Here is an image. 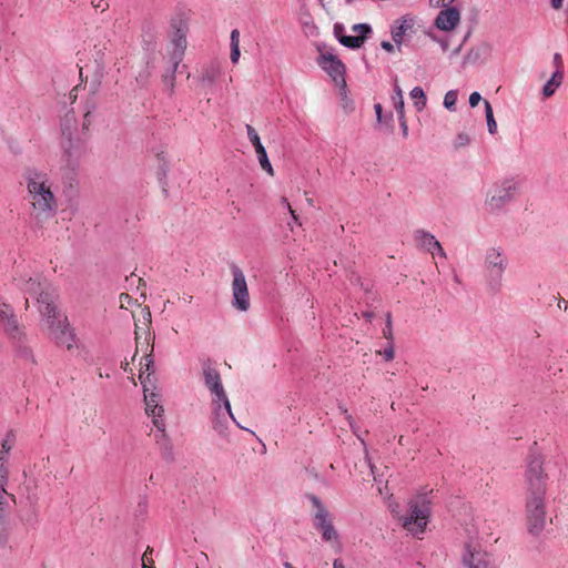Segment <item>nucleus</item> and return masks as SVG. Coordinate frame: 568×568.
<instances>
[{
    "label": "nucleus",
    "instance_id": "obj_1",
    "mask_svg": "<svg viewBox=\"0 0 568 568\" xmlns=\"http://www.w3.org/2000/svg\"><path fill=\"white\" fill-rule=\"evenodd\" d=\"M91 111L88 110L83 116L81 129L73 111L67 112L61 120L62 162L64 165L74 170L78 168L81 159L87 152V132L91 125Z\"/></svg>",
    "mask_w": 568,
    "mask_h": 568
},
{
    "label": "nucleus",
    "instance_id": "obj_2",
    "mask_svg": "<svg viewBox=\"0 0 568 568\" xmlns=\"http://www.w3.org/2000/svg\"><path fill=\"white\" fill-rule=\"evenodd\" d=\"M26 181L32 209L31 217L37 223H43L51 219L58 210L50 178L45 172L28 170L26 172Z\"/></svg>",
    "mask_w": 568,
    "mask_h": 568
},
{
    "label": "nucleus",
    "instance_id": "obj_3",
    "mask_svg": "<svg viewBox=\"0 0 568 568\" xmlns=\"http://www.w3.org/2000/svg\"><path fill=\"white\" fill-rule=\"evenodd\" d=\"M318 57L316 59L320 68L325 71L338 90L341 105L345 112L353 111L352 99L347 95V84L345 81L346 68L342 60L334 53L333 48L321 42L316 44Z\"/></svg>",
    "mask_w": 568,
    "mask_h": 568
},
{
    "label": "nucleus",
    "instance_id": "obj_4",
    "mask_svg": "<svg viewBox=\"0 0 568 568\" xmlns=\"http://www.w3.org/2000/svg\"><path fill=\"white\" fill-rule=\"evenodd\" d=\"M549 475L545 468L544 457L530 454L526 459L524 471L525 501L547 500Z\"/></svg>",
    "mask_w": 568,
    "mask_h": 568
},
{
    "label": "nucleus",
    "instance_id": "obj_5",
    "mask_svg": "<svg viewBox=\"0 0 568 568\" xmlns=\"http://www.w3.org/2000/svg\"><path fill=\"white\" fill-rule=\"evenodd\" d=\"M41 318L49 332L50 338L61 347L71 351L77 347V335L68 317L58 312L57 304L47 303L41 310Z\"/></svg>",
    "mask_w": 568,
    "mask_h": 568
},
{
    "label": "nucleus",
    "instance_id": "obj_6",
    "mask_svg": "<svg viewBox=\"0 0 568 568\" xmlns=\"http://www.w3.org/2000/svg\"><path fill=\"white\" fill-rule=\"evenodd\" d=\"M520 192V182L515 178H505L488 187L483 207L489 215H499L513 203Z\"/></svg>",
    "mask_w": 568,
    "mask_h": 568
},
{
    "label": "nucleus",
    "instance_id": "obj_7",
    "mask_svg": "<svg viewBox=\"0 0 568 568\" xmlns=\"http://www.w3.org/2000/svg\"><path fill=\"white\" fill-rule=\"evenodd\" d=\"M394 516L398 517L402 527L413 536H419L425 531L429 518V503L422 497L412 499L408 503L406 515L399 516V505L390 503L388 505Z\"/></svg>",
    "mask_w": 568,
    "mask_h": 568
},
{
    "label": "nucleus",
    "instance_id": "obj_8",
    "mask_svg": "<svg viewBox=\"0 0 568 568\" xmlns=\"http://www.w3.org/2000/svg\"><path fill=\"white\" fill-rule=\"evenodd\" d=\"M484 272L490 288L501 285L503 276L508 266V257L500 246H489L484 253Z\"/></svg>",
    "mask_w": 568,
    "mask_h": 568
},
{
    "label": "nucleus",
    "instance_id": "obj_9",
    "mask_svg": "<svg viewBox=\"0 0 568 568\" xmlns=\"http://www.w3.org/2000/svg\"><path fill=\"white\" fill-rule=\"evenodd\" d=\"M314 513H313V526L321 534L322 539L332 546H338V532L335 529L332 520V515L322 503V500L315 495H308Z\"/></svg>",
    "mask_w": 568,
    "mask_h": 568
},
{
    "label": "nucleus",
    "instance_id": "obj_10",
    "mask_svg": "<svg viewBox=\"0 0 568 568\" xmlns=\"http://www.w3.org/2000/svg\"><path fill=\"white\" fill-rule=\"evenodd\" d=\"M19 286L26 294L36 297L39 313L47 303L55 304V290L41 274H34L28 278L21 277Z\"/></svg>",
    "mask_w": 568,
    "mask_h": 568
},
{
    "label": "nucleus",
    "instance_id": "obj_11",
    "mask_svg": "<svg viewBox=\"0 0 568 568\" xmlns=\"http://www.w3.org/2000/svg\"><path fill=\"white\" fill-rule=\"evenodd\" d=\"M144 361L145 362L142 364L139 378L144 389L145 412L150 417H152V423L154 424L155 419H163L162 415L164 409L160 405V396L156 393L149 392L146 387V384L151 383V375L154 373V362L151 354H148Z\"/></svg>",
    "mask_w": 568,
    "mask_h": 568
},
{
    "label": "nucleus",
    "instance_id": "obj_12",
    "mask_svg": "<svg viewBox=\"0 0 568 568\" xmlns=\"http://www.w3.org/2000/svg\"><path fill=\"white\" fill-rule=\"evenodd\" d=\"M171 29L169 61L174 65H179L185 53L189 28L187 23L183 19L178 18L171 21Z\"/></svg>",
    "mask_w": 568,
    "mask_h": 568
},
{
    "label": "nucleus",
    "instance_id": "obj_13",
    "mask_svg": "<svg viewBox=\"0 0 568 568\" xmlns=\"http://www.w3.org/2000/svg\"><path fill=\"white\" fill-rule=\"evenodd\" d=\"M527 531L539 536L547 526V500L525 501Z\"/></svg>",
    "mask_w": 568,
    "mask_h": 568
},
{
    "label": "nucleus",
    "instance_id": "obj_14",
    "mask_svg": "<svg viewBox=\"0 0 568 568\" xmlns=\"http://www.w3.org/2000/svg\"><path fill=\"white\" fill-rule=\"evenodd\" d=\"M233 275L232 281V306L241 312H246L250 308V294L247 283L243 271L235 264L231 266Z\"/></svg>",
    "mask_w": 568,
    "mask_h": 568
},
{
    "label": "nucleus",
    "instance_id": "obj_15",
    "mask_svg": "<svg viewBox=\"0 0 568 568\" xmlns=\"http://www.w3.org/2000/svg\"><path fill=\"white\" fill-rule=\"evenodd\" d=\"M211 408H212V416H211V424L213 429L221 436L227 435L229 429V420L231 419L233 423H235L240 428L242 426L237 423L235 419L231 403L229 402L225 404L224 400H212L211 402Z\"/></svg>",
    "mask_w": 568,
    "mask_h": 568
},
{
    "label": "nucleus",
    "instance_id": "obj_16",
    "mask_svg": "<svg viewBox=\"0 0 568 568\" xmlns=\"http://www.w3.org/2000/svg\"><path fill=\"white\" fill-rule=\"evenodd\" d=\"M202 378L204 386L211 394L212 400H224L229 405V397L223 386L219 371L206 362L202 365Z\"/></svg>",
    "mask_w": 568,
    "mask_h": 568
},
{
    "label": "nucleus",
    "instance_id": "obj_17",
    "mask_svg": "<svg viewBox=\"0 0 568 568\" xmlns=\"http://www.w3.org/2000/svg\"><path fill=\"white\" fill-rule=\"evenodd\" d=\"M444 9H442L436 19H435V26L437 29L442 30V31H445V32H450L453 30H455L459 23H460V19H462V14H460V10L456 7H452V6H447V7H443Z\"/></svg>",
    "mask_w": 568,
    "mask_h": 568
},
{
    "label": "nucleus",
    "instance_id": "obj_18",
    "mask_svg": "<svg viewBox=\"0 0 568 568\" xmlns=\"http://www.w3.org/2000/svg\"><path fill=\"white\" fill-rule=\"evenodd\" d=\"M463 561L468 568H493L490 556L480 548L471 545L466 547Z\"/></svg>",
    "mask_w": 568,
    "mask_h": 568
},
{
    "label": "nucleus",
    "instance_id": "obj_19",
    "mask_svg": "<svg viewBox=\"0 0 568 568\" xmlns=\"http://www.w3.org/2000/svg\"><path fill=\"white\" fill-rule=\"evenodd\" d=\"M414 239L420 248L430 253L433 256L438 255L443 258H446V253L443 250L440 243L429 232H426L424 230H418L415 232Z\"/></svg>",
    "mask_w": 568,
    "mask_h": 568
},
{
    "label": "nucleus",
    "instance_id": "obj_20",
    "mask_svg": "<svg viewBox=\"0 0 568 568\" xmlns=\"http://www.w3.org/2000/svg\"><path fill=\"white\" fill-rule=\"evenodd\" d=\"M154 427L158 430V433L154 436L155 443L159 446L163 458H165L166 460H173V445L165 432L164 419H155Z\"/></svg>",
    "mask_w": 568,
    "mask_h": 568
},
{
    "label": "nucleus",
    "instance_id": "obj_21",
    "mask_svg": "<svg viewBox=\"0 0 568 568\" xmlns=\"http://www.w3.org/2000/svg\"><path fill=\"white\" fill-rule=\"evenodd\" d=\"M494 45L490 42L483 41L473 47L465 55V63L476 64L478 62H487L491 59Z\"/></svg>",
    "mask_w": 568,
    "mask_h": 568
},
{
    "label": "nucleus",
    "instance_id": "obj_22",
    "mask_svg": "<svg viewBox=\"0 0 568 568\" xmlns=\"http://www.w3.org/2000/svg\"><path fill=\"white\" fill-rule=\"evenodd\" d=\"M0 326L12 337L20 336L19 326L13 310L0 302Z\"/></svg>",
    "mask_w": 568,
    "mask_h": 568
},
{
    "label": "nucleus",
    "instance_id": "obj_23",
    "mask_svg": "<svg viewBox=\"0 0 568 568\" xmlns=\"http://www.w3.org/2000/svg\"><path fill=\"white\" fill-rule=\"evenodd\" d=\"M414 20L409 17H402L394 21V23L390 27V33L393 41L395 44L399 48L400 44L404 41V37L407 34L408 31L413 29Z\"/></svg>",
    "mask_w": 568,
    "mask_h": 568
},
{
    "label": "nucleus",
    "instance_id": "obj_24",
    "mask_svg": "<svg viewBox=\"0 0 568 568\" xmlns=\"http://www.w3.org/2000/svg\"><path fill=\"white\" fill-rule=\"evenodd\" d=\"M361 288L365 293V297L363 298V302L367 305L368 310L362 311V316L367 321L371 322L372 318L376 316V311L378 308V298L377 294L372 291L368 284L361 283Z\"/></svg>",
    "mask_w": 568,
    "mask_h": 568
},
{
    "label": "nucleus",
    "instance_id": "obj_25",
    "mask_svg": "<svg viewBox=\"0 0 568 568\" xmlns=\"http://www.w3.org/2000/svg\"><path fill=\"white\" fill-rule=\"evenodd\" d=\"M16 496L9 494L7 489H0V532H7L8 529V517L7 513L12 505H16Z\"/></svg>",
    "mask_w": 568,
    "mask_h": 568
},
{
    "label": "nucleus",
    "instance_id": "obj_26",
    "mask_svg": "<svg viewBox=\"0 0 568 568\" xmlns=\"http://www.w3.org/2000/svg\"><path fill=\"white\" fill-rule=\"evenodd\" d=\"M562 71H555L552 73L551 78L542 87V95L545 98H550L554 95L562 82Z\"/></svg>",
    "mask_w": 568,
    "mask_h": 568
},
{
    "label": "nucleus",
    "instance_id": "obj_27",
    "mask_svg": "<svg viewBox=\"0 0 568 568\" xmlns=\"http://www.w3.org/2000/svg\"><path fill=\"white\" fill-rule=\"evenodd\" d=\"M16 356L24 361L27 364L36 365L37 361L33 354V349L24 342H19L16 347Z\"/></svg>",
    "mask_w": 568,
    "mask_h": 568
},
{
    "label": "nucleus",
    "instance_id": "obj_28",
    "mask_svg": "<svg viewBox=\"0 0 568 568\" xmlns=\"http://www.w3.org/2000/svg\"><path fill=\"white\" fill-rule=\"evenodd\" d=\"M334 36L344 47L355 49V36H345L344 24L338 22L334 24Z\"/></svg>",
    "mask_w": 568,
    "mask_h": 568
},
{
    "label": "nucleus",
    "instance_id": "obj_29",
    "mask_svg": "<svg viewBox=\"0 0 568 568\" xmlns=\"http://www.w3.org/2000/svg\"><path fill=\"white\" fill-rule=\"evenodd\" d=\"M231 53L230 59L232 63H237L241 57L240 51V31L237 29L232 30L230 36Z\"/></svg>",
    "mask_w": 568,
    "mask_h": 568
},
{
    "label": "nucleus",
    "instance_id": "obj_30",
    "mask_svg": "<svg viewBox=\"0 0 568 568\" xmlns=\"http://www.w3.org/2000/svg\"><path fill=\"white\" fill-rule=\"evenodd\" d=\"M409 97L414 103V106L418 112L423 111L426 106L427 98L424 90L420 87H415L410 90Z\"/></svg>",
    "mask_w": 568,
    "mask_h": 568
},
{
    "label": "nucleus",
    "instance_id": "obj_31",
    "mask_svg": "<svg viewBox=\"0 0 568 568\" xmlns=\"http://www.w3.org/2000/svg\"><path fill=\"white\" fill-rule=\"evenodd\" d=\"M255 152L257 154V159H258V162H260V165L261 168L266 171L270 175H273L274 172H273V168H272V164L267 158V153H266V150L263 145H257V148L255 149Z\"/></svg>",
    "mask_w": 568,
    "mask_h": 568
},
{
    "label": "nucleus",
    "instance_id": "obj_32",
    "mask_svg": "<svg viewBox=\"0 0 568 568\" xmlns=\"http://www.w3.org/2000/svg\"><path fill=\"white\" fill-rule=\"evenodd\" d=\"M170 69L163 74V83L169 89L170 93L173 92L174 89V81H175V73L179 68V65H174L170 63Z\"/></svg>",
    "mask_w": 568,
    "mask_h": 568
},
{
    "label": "nucleus",
    "instance_id": "obj_33",
    "mask_svg": "<svg viewBox=\"0 0 568 568\" xmlns=\"http://www.w3.org/2000/svg\"><path fill=\"white\" fill-rule=\"evenodd\" d=\"M372 33V28L367 23H357V49L362 47L367 37Z\"/></svg>",
    "mask_w": 568,
    "mask_h": 568
},
{
    "label": "nucleus",
    "instance_id": "obj_34",
    "mask_svg": "<svg viewBox=\"0 0 568 568\" xmlns=\"http://www.w3.org/2000/svg\"><path fill=\"white\" fill-rule=\"evenodd\" d=\"M393 106L397 112L398 120H403V115L405 114V103L403 95H392Z\"/></svg>",
    "mask_w": 568,
    "mask_h": 568
},
{
    "label": "nucleus",
    "instance_id": "obj_35",
    "mask_svg": "<svg viewBox=\"0 0 568 568\" xmlns=\"http://www.w3.org/2000/svg\"><path fill=\"white\" fill-rule=\"evenodd\" d=\"M456 101L457 92L455 90H450L444 97V106L448 110H454Z\"/></svg>",
    "mask_w": 568,
    "mask_h": 568
},
{
    "label": "nucleus",
    "instance_id": "obj_36",
    "mask_svg": "<svg viewBox=\"0 0 568 568\" xmlns=\"http://www.w3.org/2000/svg\"><path fill=\"white\" fill-rule=\"evenodd\" d=\"M246 131H247L248 140L251 141V143L254 145L255 149L257 148V145H263L257 132L255 131V129L252 125L246 124Z\"/></svg>",
    "mask_w": 568,
    "mask_h": 568
},
{
    "label": "nucleus",
    "instance_id": "obj_37",
    "mask_svg": "<svg viewBox=\"0 0 568 568\" xmlns=\"http://www.w3.org/2000/svg\"><path fill=\"white\" fill-rule=\"evenodd\" d=\"M302 24L306 34L313 36L314 33H316L317 28L310 16L302 20Z\"/></svg>",
    "mask_w": 568,
    "mask_h": 568
},
{
    "label": "nucleus",
    "instance_id": "obj_38",
    "mask_svg": "<svg viewBox=\"0 0 568 568\" xmlns=\"http://www.w3.org/2000/svg\"><path fill=\"white\" fill-rule=\"evenodd\" d=\"M470 143V138L467 133H459L455 140L456 148H464Z\"/></svg>",
    "mask_w": 568,
    "mask_h": 568
},
{
    "label": "nucleus",
    "instance_id": "obj_39",
    "mask_svg": "<svg viewBox=\"0 0 568 568\" xmlns=\"http://www.w3.org/2000/svg\"><path fill=\"white\" fill-rule=\"evenodd\" d=\"M383 335L386 339H392L393 332H392V318L390 314H386V327L383 329Z\"/></svg>",
    "mask_w": 568,
    "mask_h": 568
},
{
    "label": "nucleus",
    "instance_id": "obj_40",
    "mask_svg": "<svg viewBox=\"0 0 568 568\" xmlns=\"http://www.w3.org/2000/svg\"><path fill=\"white\" fill-rule=\"evenodd\" d=\"M281 204L287 209V211L291 213V216H292V220L301 225L300 221H298V216L295 214V211L292 209L291 204L288 203L287 199L286 197H282L281 199Z\"/></svg>",
    "mask_w": 568,
    "mask_h": 568
},
{
    "label": "nucleus",
    "instance_id": "obj_41",
    "mask_svg": "<svg viewBox=\"0 0 568 568\" xmlns=\"http://www.w3.org/2000/svg\"><path fill=\"white\" fill-rule=\"evenodd\" d=\"M217 75V70L211 69L206 70L202 75V81L207 83H213L215 81V78Z\"/></svg>",
    "mask_w": 568,
    "mask_h": 568
},
{
    "label": "nucleus",
    "instance_id": "obj_42",
    "mask_svg": "<svg viewBox=\"0 0 568 568\" xmlns=\"http://www.w3.org/2000/svg\"><path fill=\"white\" fill-rule=\"evenodd\" d=\"M377 354L383 355L386 361H392L395 356L394 346L389 344L383 352L378 351Z\"/></svg>",
    "mask_w": 568,
    "mask_h": 568
},
{
    "label": "nucleus",
    "instance_id": "obj_43",
    "mask_svg": "<svg viewBox=\"0 0 568 568\" xmlns=\"http://www.w3.org/2000/svg\"><path fill=\"white\" fill-rule=\"evenodd\" d=\"M429 6L433 8H442L450 6L455 0H428Z\"/></svg>",
    "mask_w": 568,
    "mask_h": 568
},
{
    "label": "nucleus",
    "instance_id": "obj_44",
    "mask_svg": "<svg viewBox=\"0 0 568 568\" xmlns=\"http://www.w3.org/2000/svg\"><path fill=\"white\" fill-rule=\"evenodd\" d=\"M481 101V95L478 93V92H473L470 95H469V105L471 108H475L479 104V102Z\"/></svg>",
    "mask_w": 568,
    "mask_h": 568
},
{
    "label": "nucleus",
    "instance_id": "obj_45",
    "mask_svg": "<svg viewBox=\"0 0 568 568\" xmlns=\"http://www.w3.org/2000/svg\"><path fill=\"white\" fill-rule=\"evenodd\" d=\"M552 63L556 68V71H561L562 69V58L560 53H555L552 57Z\"/></svg>",
    "mask_w": 568,
    "mask_h": 568
},
{
    "label": "nucleus",
    "instance_id": "obj_46",
    "mask_svg": "<svg viewBox=\"0 0 568 568\" xmlns=\"http://www.w3.org/2000/svg\"><path fill=\"white\" fill-rule=\"evenodd\" d=\"M486 121H487L488 132L490 134H495L497 132V123L495 121V118L488 119Z\"/></svg>",
    "mask_w": 568,
    "mask_h": 568
},
{
    "label": "nucleus",
    "instance_id": "obj_47",
    "mask_svg": "<svg viewBox=\"0 0 568 568\" xmlns=\"http://www.w3.org/2000/svg\"><path fill=\"white\" fill-rule=\"evenodd\" d=\"M484 103H485L486 120L493 119L494 118V112H493L491 104L487 100H485Z\"/></svg>",
    "mask_w": 568,
    "mask_h": 568
},
{
    "label": "nucleus",
    "instance_id": "obj_48",
    "mask_svg": "<svg viewBox=\"0 0 568 568\" xmlns=\"http://www.w3.org/2000/svg\"><path fill=\"white\" fill-rule=\"evenodd\" d=\"M10 449H11V444H9L8 440H3L2 450H0V454L3 457V460L6 459V455L10 452Z\"/></svg>",
    "mask_w": 568,
    "mask_h": 568
},
{
    "label": "nucleus",
    "instance_id": "obj_49",
    "mask_svg": "<svg viewBox=\"0 0 568 568\" xmlns=\"http://www.w3.org/2000/svg\"><path fill=\"white\" fill-rule=\"evenodd\" d=\"M381 47L387 51V52H394L395 50V45L393 43H390L389 41H383L381 43Z\"/></svg>",
    "mask_w": 568,
    "mask_h": 568
},
{
    "label": "nucleus",
    "instance_id": "obj_50",
    "mask_svg": "<svg viewBox=\"0 0 568 568\" xmlns=\"http://www.w3.org/2000/svg\"><path fill=\"white\" fill-rule=\"evenodd\" d=\"M374 109H375V112H376L377 121L379 123H382L383 122V116H382L383 109H382V105L379 103H376L374 105Z\"/></svg>",
    "mask_w": 568,
    "mask_h": 568
},
{
    "label": "nucleus",
    "instance_id": "obj_51",
    "mask_svg": "<svg viewBox=\"0 0 568 568\" xmlns=\"http://www.w3.org/2000/svg\"><path fill=\"white\" fill-rule=\"evenodd\" d=\"M550 6L555 10H560L564 6V0H550Z\"/></svg>",
    "mask_w": 568,
    "mask_h": 568
},
{
    "label": "nucleus",
    "instance_id": "obj_52",
    "mask_svg": "<svg viewBox=\"0 0 568 568\" xmlns=\"http://www.w3.org/2000/svg\"><path fill=\"white\" fill-rule=\"evenodd\" d=\"M399 123H400V128H402V130H403V135H404V136H407V134H408V128H407V123H406L405 114L403 115V120H399Z\"/></svg>",
    "mask_w": 568,
    "mask_h": 568
},
{
    "label": "nucleus",
    "instance_id": "obj_53",
    "mask_svg": "<svg viewBox=\"0 0 568 568\" xmlns=\"http://www.w3.org/2000/svg\"><path fill=\"white\" fill-rule=\"evenodd\" d=\"M366 464H367V467L371 469V474L374 476V479L376 480V476H375V467L374 465L372 464V459L368 457V455L366 454Z\"/></svg>",
    "mask_w": 568,
    "mask_h": 568
},
{
    "label": "nucleus",
    "instance_id": "obj_54",
    "mask_svg": "<svg viewBox=\"0 0 568 568\" xmlns=\"http://www.w3.org/2000/svg\"><path fill=\"white\" fill-rule=\"evenodd\" d=\"M403 95V90L400 89L399 84L397 83V80H395L394 83V94L393 95Z\"/></svg>",
    "mask_w": 568,
    "mask_h": 568
},
{
    "label": "nucleus",
    "instance_id": "obj_55",
    "mask_svg": "<svg viewBox=\"0 0 568 568\" xmlns=\"http://www.w3.org/2000/svg\"><path fill=\"white\" fill-rule=\"evenodd\" d=\"M334 568H345L341 560L335 559L333 564Z\"/></svg>",
    "mask_w": 568,
    "mask_h": 568
},
{
    "label": "nucleus",
    "instance_id": "obj_56",
    "mask_svg": "<svg viewBox=\"0 0 568 568\" xmlns=\"http://www.w3.org/2000/svg\"><path fill=\"white\" fill-rule=\"evenodd\" d=\"M145 557H146V555H143V557H142V567L143 568H153L152 566H150L149 564L145 562Z\"/></svg>",
    "mask_w": 568,
    "mask_h": 568
},
{
    "label": "nucleus",
    "instance_id": "obj_57",
    "mask_svg": "<svg viewBox=\"0 0 568 568\" xmlns=\"http://www.w3.org/2000/svg\"><path fill=\"white\" fill-rule=\"evenodd\" d=\"M152 552V549L150 547H148V549L145 550V552L143 555H146L149 556V554ZM149 560H150V557H145V562L149 564Z\"/></svg>",
    "mask_w": 568,
    "mask_h": 568
},
{
    "label": "nucleus",
    "instance_id": "obj_58",
    "mask_svg": "<svg viewBox=\"0 0 568 568\" xmlns=\"http://www.w3.org/2000/svg\"><path fill=\"white\" fill-rule=\"evenodd\" d=\"M284 568H295V567H293V565L291 562L285 561L284 562Z\"/></svg>",
    "mask_w": 568,
    "mask_h": 568
},
{
    "label": "nucleus",
    "instance_id": "obj_59",
    "mask_svg": "<svg viewBox=\"0 0 568 568\" xmlns=\"http://www.w3.org/2000/svg\"><path fill=\"white\" fill-rule=\"evenodd\" d=\"M159 174H161V175L165 176V174H166V169H165L164 166H161V172H160Z\"/></svg>",
    "mask_w": 568,
    "mask_h": 568
},
{
    "label": "nucleus",
    "instance_id": "obj_60",
    "mask_svg": "<svg viewBox=\"0 0 568 568\" xmlns=\"http://www.w3.org/2000/svg\"><path fill=\"white\" fill-rule=\"evenodd\" d=\"M120 298H121V300L123 298V301H126V298H129V295H128V294L122 293V294L120 295Z\"/></svg>",
    "mask_w": 568,
    "mask_h": 568
},
{
    "label": "nucleus",
    "instance_id": "obj_61",
    "mask_svg": "<svg viewBox=\"0 0 568 568\" xmlns=\"http://www.w3.org/2000/svg\"><path fill=\"white\" fill-rule=\"evenodd\" d=\"M120 298H121V300L123 298V301H126V298H129V295H128V294L122 293V294L120 295Z\"/></svg>",
    "mask_w": 568,
    "mask_h": 568
},
{
    "label": "nucleus",
    "instance_id": "obj_62",
    "mask_svg": "<svg viewBox=\"0 0 568 568\" xmlns=\"http://www.w3.org/2000/svg\"><path fill=\"white\" fill-rule=\"evenodd\" d=\"M462 50V45H459L458 48H456L453 52V54H458Z\"/></svg>",
    "mask_w": 568,
    "mask_h": 568
},
{
    "label": "nucleus",
    "instance_id": "obj_63",
    "mask_svg": "<svg viewBox=\"0 0 568 568\" xmlns=\"http://www.w3.org/2000/svg\"><path fill=\"white\" fill-rule=\"evenodd\" d=\"M346 418L348 419V423H349V427L353 429V422L351 420V416H346Z\"/></svg>",
    "mask_w": 568,
    "mask_h": 568
},
{
    "label": "nucleus",
    "instance_id": "obj_64",
    "mask_svg": "<svg viewBox=\"0 0 568 568\" xmlns=\"http://www.w3.org/2000/svg\"><path fill=\"white\" fill-rule=\"evenodd\" d=\"M442 47H443V49H444V50H446L448 45H447V43H446V42H443V43H442Z\"/></svg>",
    "mask_w": 568,
    "mask_h": 568
}]
</instances>
